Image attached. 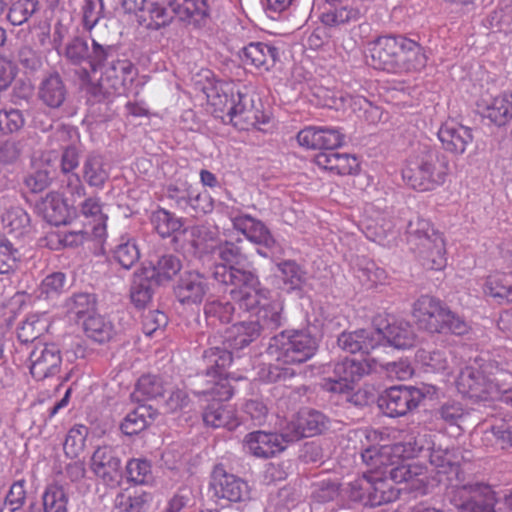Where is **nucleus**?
<instances>
[{
  "label": "nucleus",
  "mask_w": 512,
  "mask_h": 512,
  "mask_svg": "<svg viewBox=\"0 0 512 512\" xmlns=\"http://www.w3.org/2000/svg\"><path fill=\"white\" fill-rule=\"evenodd\" d=\"M371 65L393 74L422 70L427 56L422 46L403 35H385L370 43Z\"/></svg>",
  "instance_id": "f257e3e1"
},
{
  "label": "nucleus",
  "mask_w": 512,
  "mask_h": 512,
  "mask_svg": "<svg viewBox=\"0 0 512 512\" xmlns=\"http://www.w3.org/2000/svg\"><path fill=\"white\" fill-rule=\"evenodd\" d=\"M215 94L208 96L211 104L222 112H227L230 122L239 130H249L265 124L269 117L254 107L252 97L230 84L215 87Z\"/></svg>",
  "instance_id": "f03ea898"
},
{
  "label": "nucleus",
  "mask_w": 512,
  "mask_h": 512,
  "mask_svg": "<svg viewBox=\"0 0 512 512\" xmlns=\"http://www.w3.org/2000/svg\"><path fill=\"white\" fill-rule=\"evenodd\" d=\"M144 10L148 13L147 28L158 30L168 25L174 16L180 21L202 28L209 18V9L206 0H150L146 1Z\"/></svg>",
  "instance_id": "7ed1b4c3"
},
{
  "label": "nucleus",
  "mask_w": 512,
  "mask_h": 512,
  "mask_svg": "<svg viewBox=\"0 0 512 512\" xmlns=\"http://www.w3.org/2000/svg\"><path fill=\"white\" fill-rule=\"evenodd\" d=\"M412 315L421 329L432 334L464 335L469 329L463 317L430 295H422L414 302Z\"/></svg>",
  "instance_id": "20e7f679"
},
{
  "label": "nucleus",
  "mask_w": 512,
  "mask_h": 512,
  "mask_svg": "<svg viewBox=\"0 0 512 512\" xmlns=\"http://www.w3.org/2000/svg\"><path fill=\"white\" fill-rule=\"evenodd\" d=\"M205 363V375L199 376V385L204 387L196 389L193 393L197 396H211L219 400H229L234 388L229 382V374L226 372L232 362V353L225 347H210L203 353Z\"/></svg>",
  "instance_id": "39448f33"
},
{
  "label": "nucleus",
  "mask_w": 512,
  "mask_h": 512,
  "mask_svg": "<svg viewBox=\"0 0 512 512\" xmlns=\"http://www.w3.org/2000/svg\"><path fill=\"white\" fill-rule=\"evenodd\" d=\"M318 340L308 329L283 330L270 338L267 352L284 364H301L311 359Z\"/></svg>",
  "instance_id": "423d86ee"
},
{
  "label": "nucleus",
  "mask_w": 512,
  "mask_h": 512,
  "mask_svg": "<svg viewBox=\"0 0 512 512\" xmlns=\"http://www.w3.org/2000/svg\"><path fill=\"white\" fill-rule=\"evenodd\" d=\"M215 280L218 283L233 286L234 288L230 291L232 299L246 311L261 306L262 301L267 299L268 290L261 287L259 278L253 270L218 268Z\"/></svg>",
  "instance_id": "0eeeda50"
},
{
  "label": "nucleus",
  "mask_w": 512,
  "mask_h": 512,
  "mask_svg": "<svg viewBox=\"0 0 512 512\" xmlns=\"http://www.w3.org/2000/svg\"><path fill=\"white\" fill-rule=\"evenodd\" d=\"M505 373L489 362L480 367L467 366L458 375L456 386L459 393L469 398L489 400L497 394V380Z\"/></svg>",
  "instance_id": "6e6552de"
},
{
  "label": "nucleus",
  "mask_w": 512,
  "mask_h": 512,
  "mask_svg": "<svg viewBox=\"0 0 512 512\" xmlns=\"http://www.w3.org/2000/svg\"><path fill=\"white\" fill-rule=\"evenodd\" d=\"M446 495L457 512H496L498 500L495 491L488 484L456 483Z\"/></svg>",
  "instance_id": "1a4fd4ad"
},
{
  "label": "nucleus",
  "mask_w": 512,
  "mask_h": 512,
  "mask_svg": "<svg viewBox=\"0 0 512 512\" xmlns=\"http://www.w3.org/2000/svg\"><path fill=\"white\" fill-rule=\"evenodd\" d=\"M64 55L70 63H86L92 72H96L103 67L109 57L117 55V45L100 44L93 39L90 47L85 38L76 36L67 43Z\"/></svg>",
  "instance_id": "9d476101"
},
{
  "label": "nucleus",
  "mask_w": 512,
  "mask_h": 512,
  "mask_svg": "<svg viewBox=\"0 0 512 512\" xmlns=\"http://www.w3.org/2000/svg\"><path fill=\"white\" fill-rule=\"evenodd\" d=\"M62 365V354L55 343L36 342L28 354L27 366L31 376L42 381L56 376Z\"/></svg>",
  "instance_id": "9b49d317"
},
{
  "label": "nucleus",
  "mask_w": 512,
  "mask_h": 512,
  "mask_svg": "<svg viewBox=\"0 0 512 512\" xmlns=\"http://www.w3.org/2000/svg\"><path fill=\"white\" fill-rule=\"evenodd\" d=\"M462 461L463 454L459 448L433 447L429 454V462L436 470L435 480L450 489L464 481Z\"/></svg>",
  "instance_id": "f8f14e48"
},
{
  "label": "nucleus",
  "mask_w": 512,
  "mask_h": 512,
  "mask_svg": "<svg viewBox=\"0 0 512 512\" xmlns=\"http://www.w3.org/2000/svg\"><path fill=\"white\" fill-rule=\"evenodd\" d=\"M425 394L416 387L394 386L378 399L379 408L389 417H400L417 408Z\"/></svg>",
  "instance_id": "ddd939ff"
},
{
  "label": "nucleus",
  "mask_w": 512,
  "mask_h": 512,
  "mask_svg": "<svg viewBox=\"0 0 512 512\" xmlns=\"http://www.w3.org/2000/svg\"><path fill=\"white\" fill-rule=\"evenodd\" d=\"M328 418L320 411L303 408L287 422L285 436L293 443L302 438L313 437L327 429Z\"/></svg>",
  "instance_id": "4468645a"
},
{
  "label": "nucleus",
  "mask_w": 512,
  "mask_h": 512,
  "mask_svg": "<svg viewBox=\"0 0 512 512\" xmlns=\"http://www.w3.org/2000/svg\"><path fill=\"white\" fill-rule=\"evenodd\" d=\"M232 223L247 240L259 246L257 253L262 257H269L278 250L277 241L262 221L250 215H239L232 219Z\"/></svg>",
  "instance_id": "2eb2a0df"
},
{
  "label": "nucleus",
  "mask_w": 512,
  "mask_h": 512,
  "mask_svg": "<svg viewBox=\"0 0 512 512\" xmlns=\"http://www.w3.org/2000/svg\"><path fill=\"white\" fill-rule=\"evenodd\" d=\"M210 486L215 496L230 502H243L250 498L248 484L243 479L228 473L221 464L214 467Z\"/></svg>",
  "instance_id": "dca6fc26"
},
{
  "label": "nucleus",
  "mask_w": 512,
  "mask_h": 512,
  "mask_svg": "<svg viewBox=\"0 0 512 512\" xmlns=\"http://www.w3.org/2000/svg\"><path fill=\"white\" fill-rule=\"evenodd\" d=\"M285 429L281 433L253 431L243 439L244 448L254 457L268 459L284 451L288 444Z\"/></svg>",
  "instance_id": "f3484780"
},
{
  "label": "nucleus",
  "mask_w": 512,
  "mask_h": 512,
  "mask_svg": "<svg viewBox=\"0 0 512 512\" xmlns=\"http://www.w3.org/2000/svg\"><path fill=\"white\" fill-rule=\"evenodd\" d=\"M300 146L307 149L335 150L344 142V134L338 128L327 126H307L297 134Z\"/></svg>",
  "instance_id": "a211bd4d"
},
{
  "label": "nucleus",
  "mask_w": 512,
  "mask_h": 512,
  "mask_svg": "<svg viewBox=\"0 0 512 512\" xmlns=\"http://www.w3.org/2000/svg\"><path fill=\"white\" fill-rule=\"evenodd\" d=\"M173 291L182 305H198L208 293L209 284L203 274L197 271H186L180 275Z\"/></svg>",
  "instance_id": "6ab92c4d"
},
{
  "label": "nucleus",
  "mask_w": 512,
  "mask_h": 512,
  "mask_svg": "<svg viewBox=\"0 0 512 512\" xmlns=\"http://www.w3.org/2000/svg\"><path fill=\"white\" fill-rule=\"evenodd\" d=\"M338 346L351 354H369L375 348L383 344L381 328L358 329L344 331L337 339Z\"/></svg>",
  "instance_id": "aec40b11"
},
{
  "label": "nucleus",
  "mask_w": 512,
  "mask_h": 512,
  "mask_svg": "<svg viewBox=\"0 0 512 512\" xmlns=\"http://www.w3.org/2000/svg\"><path fill=\"white\" fill-rule=\"evenodd\" d=\"M119 50L120 47L117 45V55L109 57V60L105 61L103 65L105 71L102 79L114 92H122L127 85L133 83L137 75L134 64L124 55L120 57Z\"/></svg>",
  "instance_id": "412c9836"
},
{
  "label": "nucleus",
  "mask_w": 512,
  "mask_h": 512,
  "mask_svg": "<svg viewBox=\"0 0 512 512\" xmlns=\"http://www.w3.org/2000/svg\"><path fill=\"white\" fill-rule=\"evenodd\" d=\"M90 468L107 485L115 486L121 480V461L110 446H100L94 451Z\"/></svg>",
  "instance_id": "4be33fe9"
},
{
  "label": "nucleus",
  "mask_w": 512,
  "mask_h": 512,
  "mask_svg": "<svg viewBox=\"0 0 512 512\" xmlns=\"http://www.w3.org/2000/svg\"><path fill=\"white\" fill-rule=\"evenodd\" d=\"M217 255L222 263L216 264L213 268L212 277L215 279L218 268L228 270H250L246 267L248 255L246 252V242L237 237L221 241L216 247Z\"/></svg>",
  "instance_id": "5701e85b"
},
{
  "label": "nucleus",
  "mask_w": 512,
  "mask_h": 512,
  "mask_svg": "<svg viewBox=\"0 0 512 512\" xmlns=\"http://www.w3.org/2000/svg\"><path fill=\"white\" fill-rule=\"evenodd\" d=\"M239 57L247 66L269 71L279 59V50L269 43L251 42L240 50Z\"/></svg>",
  "instance_id": "b1692460"
},
{
  "label": "nucleus",
  "mask_w": 512,
  "mask_h": 512,
  "mask_svg": "<svg viewBox=\"0 0 512 512\" xmlns=\"http://www.w3.org/2000/svg\"><path fill=\"white\" fill-rule=\"evenodd\" d=\"M210 402L203 411V421L213 428H227L233 430L239 425L235 410L230 405H224L225 400H219L211 396H203Z\"/></svg>",
  "instance_id": "393cba45"
},
{
  "label": "nucleus",
  "mask_w": 512,
  "mask_h": 512,
  "mask_svg": "<svg viewBox=\"0 0 512 512\" xmlns=\"http://www.w3.org/2000/svg\"><path fill=\"white\" fill-rule=\"evenodd\" d=\"M418 153L412 156L402 170V178L411 188L418 191H432L443 184L442 181L429 174Z\"/></svg>",
  "instance_id": "a878e982"
},
{
  "label": "nucleus",
  "mask_w": 512,
  "mask_h": 512,
  "mask_svg": "<svg viewBox=\"0 0 512 512\" xmlns=\"http://www.w3.org/2000/svg\"><path fill=\"white\" fill-rule=\"evenodd\" d=\"M438 138L446 151L457 155L463 154L467 145L473 141L472 130L453 121L440 127Z\"/></svg>",
  "instance_id": "bb28decb"
},
{
  "label": "nucleus",
  "mask_w": 512,
  "mask_h": 512,
  "mask_svg": "<svg viewBox=\"0 0 512 512\" xmlns=\"http://www.w3.org/2000/svg\"><path fill=\"white\" fill-rule=\"evenodd\" d=\"M38 99L50 109L60 108L66 101L68 89L59 73L46 75L38 87Z\"/></svg>",
  "instance_id": "cd10ccee"
},
{
  "label": "nucleus",
  "mask_w": 512,
  "mask_h": 512,
  "mask_svg": "<svg viewBox=\"0 0 512 512\" xmlns=\"http://www.w3.org/2000/svg\"><path fill=\"white\" fill-rule=\"evenodd\" d=\"M117 94H121V92H114L107 83H104L103 79L98 84L89 85L86 89V96L91 115L107 117L114 96Z\"/></svg>",
  "instance_id": "c85d7f7f"
},
{
  "label": "nucleus",
  "mask_w": 512,
  "mask_h": 512,
  "mask_svg": "<svg viewBox=\"0 0 512 512\" xmlns=\"http://www.w3.org/2000/svg\"><path fill=\"white\" fill-rule=\"evenodd\" d=\"M412 250L418 256L422 266L428 270H441L446 266L445 242L441 235L431 238L428 243Z\"/></svg>",
  "instance_id": "c756f323"
},
{
  "label": "nucleus",
  "mask_w": 512,
  "mask_h": 512,
  "mask_svg": "<svg viewBox=\"0 0 512 512\" xmlns=\"http://www.w3.org/2000/svg\"><path fill=\"white\" fill-rule=\"evenodd\" d=\"M157 285L173 279L182 269L179 257L173 254H163L150 260V267L143 268Z\"/></svg>",
  "instance_id": "7c9ffc66"
},
{
  "label": "nucleus",
  "mask_w": 512,
  "mask_h": 512,
  "mask_svg": "<svg viewBox=\"0 0 512 512\" xmlns=\"http://www.w3.org/2000/svg\"><path fill=\"white\" fill-rule=\"evenodd\" d=\"M316 164L338 175H350L356 172L358 161L355 156L338 153L334 150L321 152L315 157Z\"/></svg>",
  "instance_id": "2f4dec72"
},
{
  "label": "nucleus",
  "mask_w": 512,
  "mask_h": 512,
  "mask_svg": "<svg viewBox=\"0 0 512 512\" xmlns=\"http://www.w3.org/2000/svg\"><path fill=\"white\" fill-rule=\"evenodd\" d=\"M110 176L109 165L103 156L89 153L82 165V178L90 186L102 189Z\"/></svg>",
  "instance_id": "473e14b6"
},
{
  "label": "nucleus",
  "mask_w": 512,
  "mask_h": 512,
  "mask_svg": "<svg viewBox=\"0 0 512 512\" xmlns=\"http://www.w3.org/2000/svg\"><path fill=\"white\" fill-rule=\"evenodd\" d=\"M383 343H387L397 349H408L414 346L416 334L410 323L406 321H394L381 329Z\"/></svg>",
  "instance_id": "72a5a7b5"
},
{
  "label": "nucleus",
  "mask_w": 512,
  "mask_h": 512,
  "mask_svg": "<svg viewBox=\"0 0 512 512\" xmlns=\"http://www.w3.org/2000/svg\"><path fill=\"white\" fill-rule=\"evenodd\" d=\"M482 442L492 452L512 450V418L501 419L485 431Z\"/></svg>",
  "instance_id": "f704fd0d"
},
{
  "label": "nucleus",
  "mask_w": 512,
  "mask_h": 512,
  "mask_svg": "<svg viewBox=\"0 0 512 512\" xmlns=\"http://www.w3.org/2000/svg\"><path fill=\"white\" fill-rule=\"evenodd\" d=\"M30 216L19 206L7 209L1 216L2 229L5 234L20 238L30 231Z\"/></svg>",
  "instance_id": "c9c22d12"
},
{
  "label": "nucleus",
  "mask_w": 512,
  "mask_h": 512,
  "mask_svg": "<svg viewBox=\"0 0 512 512\" xmlns=\"http://www.w3.org/2000/svg\"><path fill=\"white\" fill-rule=\"evenodd\" d=\"M283 309V304L279 301H272L260 306L254 321L259 324L264 334H270L285 324L286 318L283 315Z\"/></svg>",
  "instance_id": "e433bc0d"
},
{
  "label": "nucleus",
  "mask_w": 512,
  "mask_h": 512,
  "mask_svg": "<svg viewBox=\"0 0 512 512\" xmlns=\"http://www.w3.org/2000/svg\"><path fill=\"white\" fill-rule=\"evenodd\" d=\"M369 479L372 486L367 500L369 506H380L398 499L399 490L391 486L386 476L369 474Z\"/></svg>",
  "instance_id": "4c0bfd02"
},
{
  "label": "nucleus",
  "mask_w": 512,
  "mask_h": 512,
  "mask_svg": "<svg viewBox=\"0 0 512 512\" xmlns=\"http://www.w3.org/2000/svg\"><path fill=\"white\" fill-rule=\"evenodd\" d=\"M42 212L45 220L54 226L66 224L69 219V209L59 193L50 192L42 201Z\"/></svg>",
  "instance_id": "58836bf2"
},
{
  "label": "nucleus",
  "mask_w": 512,
  "mask_h": 512,
  "mask_svg": "<svg viewBox=\"0 0 512 512\" xmlns=\"http://www.w3.org/2000/svg\"><path fill=\"white\" fill-rule=\"evenodd\" d=\"M420 159H423V167L433 177L443 183L449 171V161L447 157L438 149L424 146L418 152Z\"/></svg>",
  "instance_id": "ea45409f"
},
{
  "label": "nucleus",
  "mask_w": 512,
  "mask_h": 512,
  "mask_svg": "<svg viewBox=\"0 0 512 512\" xmlns=\"http://www.w3.org/2000/svg\"><path fill=\"white\" fill-rule=\"evenodd\" d=\"M482 115L497 126L506 125L512 119V92L495 97Z\"/></svg>",
  "instance_id": "a19ab883"
},
{
  "label": "nucleus",
  "mask_w": 512,
  "mask_h": 512,
  "mask_svg": "<svg viewBox=\"0 0 512 512\" xmlns=\"http://www.w3.org/2000/svg\"><path fill=\"white\" fill-rule=\"evenodd\" d=\"M154 285L157 284L144 269L134 273L130 288L132 303L138 308H144L152 299Z\"/></svg>",
  "instance_id": "79ce46f5"
},
{
  "label": "nucleus",
  "mask_w": 512,
  "mask_h": 512,
  "mask_svg": "<svg viewBox=\"0 0 512 512\" xmlns=\"http://www.w3.org/2000/svg\"><path fill=\"white\" fill-rule=\"evenodd\" d=\"M113 257L124 269H130L140 259L136 239L129 235L120 236L113 249Z\"/></svg>",
  "instance_id": "37998d69"
},
{
  "label": "nucleus",
  "mask_w": 512,
  "mask_h": 512,
  "mask_svg": "<svg viewBox=\"0 0 512 512\" xmlns=\"http://www.w3.org/2000/svg\"><path fill=\"white\" fill-rule=\"evenodd\" d=\"M86 336L97 343L108 342L114 334V326L111 321L102 315H90L83 322Z\"/></svg>",
  "instance_id": "c03bdc74"
},
{
  "label": "nucleus",
  "mask_w": 512,
  "mask_h": 512,
  "mask_svg": "<svg viewBox=\"0 0 512 512\" xmlns=\"http://www.w3.org/2000/svg\"><path fill=\"white\" fill-rule=\"evenodd\" d=\"M264 334L255 321H242L233 325L229 336L230 346L242 349Z\"/></svg>",
  "instance_id": "a18cd8bd"
},
{
  "label": "nucleus",
  "mask_w": 512,
  "mask_h": 512,
  "mask_svg": "<svg viewBox=\"0 0 512 512\" xmlns=\"http://www.w3.org/2000/svg\"><path fill=\"white\" fill-rule=\"evenodd\" d=\"M407 235L408 243L411 249H414L419 245L423 246L425 243H428L431 238H435L441 234L433 228L428 220L417 216L409 221L407 225Z\"/></svg>",
  "instance_id": "49530a36"
},
{
  "label": "nucleus",
  "mask_w": 512,
  "mask_h": 512,
  "mask_svg": "<svg viewBox=\"0 0 512 512\" xmlns=\"http://www.w3.org/2000/svg\"><path fill=\"white\" fill-rule=\"evenodd\" d=\"M234 305L221 299L208 300L204 305V315L212 326L230 323L234 315Z\"/></svg>",
  "instance_id": "de8ad7c7"
},
{
  "label": "nucleus",
  "mask_w": 512,
  "mask_h": 512,
  "mask_svg": "<svg viewBox=\"0 0 512 512\" xmlns=\"http://www.w3.org/2000/svg\"><path fill=\"white\" fill-rule=\"evenodd\" d=\"M47 330V319L44 315L30 314L17 327V337L22 343H36Z\"/></svg>",
  "instance_id": "09e8293b"
},
{
  "label": "nucleus",
  "mask_w": 512,
  "mask_h": 512,
  "mask_svg": "<svg viewBox=\"0 0 512 512\" xmlns=\"http://www.w3.org/2000/svg\"><path fill=\"white\" fill-rule=\"evenodd\" d=\"M26 480H15L2 503L0 512H22L27 501Z\"/></svg>",
  "instance_id": "8fccbe9b"
},
{
  "label": "nucleus",
  "mask_w": 512,
  "mask_h": 512,
  "mask_svg": "<svg viewBox=\"0 0 512 512\" xmlns=\"http://www.w3.org/2000/svg\"><path fill=\"white\" fill-rule=\"evenodd\" d=\"M164 386L162 380L155 375H143L139 378L132 397L136 401H145L162 396Z\"/></svg>",
  "instance_id": "3c124183"
},
{
  "label": "nucleus",
  "mask_w": 512,
  "mask_h": 512,
  "mask_svg": "<svg viewBox=\"0 0 512 512\" xmlns=\"http://www.w3.org/2000/svg\"><path fill=\"white\" fill-rule=\"evenodd\" d=\"M280 277L289 289H301L306 282L305 270L294 260H284L277 263Z\"/></svg>",
  "instance_id": "603ef678"
},
{
  "label": "nucleus",
  "mask_w": 512,
  "mask_h": 512,
  "mask_svg": "<svg viewBox=\"0 0 512 512\" xmlns=\"http://www.w3.org/2000/svg\"><path fill=\"white\" fill-rule=\"evenodd\" d=\"M40 8L39 0H16L7 13V20L14 26L26 23Z\"/></svg>",
  "instance_id": "864d4df0"
},
{
  "label": "nucleus",
  "mask_w": 512,
  "mask_h": 512,
  "mask_svg": "<svg viewBox=\"0 0 512 512\" xmlns=\"http://www.w3.org/2000/svg\"><path fill=\"white\" fill-rule=\"evenodd\" d=\"M43 512H68V496L62 486L49 485L42 495Z\"/></svg>",
  "instance_id": "5fc2aeb1"
},
{
  "label": "nucleus",
  "mask_w": 512,
  "mask_h": 512,
  "mask_svg": "<svg viewBox=\"0 0 512 512\" xmlns=\"http://www.w3.org/2000/svg\"><path fill=\"white\" fill-rule=\"evenodd\" d=\"M464 406L458 401H447L435 410L434 416L436 420L442 421L448 426H460V423L467 416Z\"/></svg>",
  "instance_id": "6e6d98bb"
},
{
  "label": "nucleus",
  "mask_w": 512,
  "mask_h": 512,
  "mask_svg": "<svg viewBox=\"0 0 512 512\" xmlns=\"http://www.w3.org/2000/svg\"><path fill=\"white\" fill-rule=\"evenodd\" d=\"M88 428L84 425H74L67 433L63 449L66 456L70 458L78 457L84 450Z\"/></svg>",
  "instance_id": "4d7b16f0"
},
{
  "label": "nucleus",
  "mask_w": 512,
  "mask_h": 512,
  "mask_svg": "<svg viewBox=\"0 0 512 512\" xmlns=\"http://www.w3.org/2000/svg\"><path fill=\"white\" fill-rule=\"evenodd\" d=\"M151 222L156 232L163 238L171 236L182 226L180 219L165 209L155 211L152 214Z\"/></svg>",
  "instance_id": "13d9d810"
},
{
  "label": "nucleus",
  "mask_w": 512,
  "mask_h": 512,
  "mask_svg": "<svg viewBox=\"0 0 512 512\" xmlns=\"http://www.w3.org/2000/svg\"><path fill=\"white\" fill-rule=\"evenodd\" d=\"M96 298L93 294L87 292L74 293L66 299L65 308L67 313L75 315L77 318L90 313L95 309Z\"/></svg>",
  "instance_id": "bf43d9fd"
},
{
  "label": "nucleus",
  "mask_w": 512,
  "mask_h": 512,
  "mask_svg": "<svg viewBox=\"0 0 512 512\" xmlns=\"http://www.w3.org/2000/svg\"><path fill=\"white\" fill-rule=\"evenodd\" d=\"M66 275L62 272H54L47 275L39 286V297L53 299L67 289Z\"/></svg>",
  "instance_id": "052dcab7"
},
{
  "label": "nucleus",
  "mask_w": 512,
  "mask_h": 512,
  "mask_svg": "<svg viewBox=\"0 0 512 512\" xmlns=\"http://www.w3.org/2000/svg\"><path fill=\"white\" fill-rule=\"evenodd\" d=\"M366 373V365L354 359H345L335 364L334 375L351 386Z\"/></svg>",
  "instance_id": "680f3d73"
},
{
  "label": "nucleus",
  "mask_w": 512,
  "mask_h": 512,
  "mask_svg": "<svg viewBox=\"0 0 512 512\" xmlns=\"http://www.w3.org/2000/svg\"><path fill=\"white\" fill-rule=\"evenodd\" d=\"M214 209V200L207 191H199L193 188L191 196L188 200V207L184 210L187 214L197 217L212 212Z\"/></svg>",
  "instance_id": "e2e57ef3"
},
{
  "label": "nucleus",
  "mask_w": 512,
  "mask_h": 512,
  "mask_svg": "<svg viewBox=\"0 0 512 512\" xmlns=\"http://www.w3.org/2000/svg\"><path fill=\"white\" fill-rule=\"evenodd\" d=\"M21 254L13 243L0 235V274L13 272L18 265Z\"/></svg>",
  "instance_id": "0e129e2a"
},
{
  "label": "nucleus",
  "mask_w": 512,
  "mask_h": 512,
  "mask_svg": "<svg viewBox=\"0 0 512 512\" xmlns=\"http://www.w3.org/2000/svg\"><path fill=\"white\" fill-rule=\"evenodd\" d=\"M148 425L146 407L141 406L126 415L120 428L125 435L132 436L143 431Z\"/></svg>",
  "instance_id": "69168bd1"
},
{
  "label": "nucleus",
  "mask_w": 512,
  "mask_h": 512,
  "mask_svg": "<svg viewBox=\"0 0 512 512\" xmlns=\"http://www.w3.org/2000/svg\"><path fill=\"white\" fill-rule=\"evenodd\" d=\"M25 125V117L16 108L0 110V133L9 135L20 131Z\"/></svg>",
  "instance_id": "338daca9"
},
{
  "label": "nucleus",
  "mask_w": 512,
  "mask_h": 512,
  "mask_svg": "<svg viewBox=\"0 0 512 512\" xmlns=\"http://www.w3.org/2000/svg\"><path fill=\"white\" fill-rule=\"evenodd\" d=\"M193 188L194 186L187 181H177L166 187L165 195L174 202L177 208L184 211L188 207V200Z\"/></svg>",
  "instance_id": "774afa93"
}]
</instances>
